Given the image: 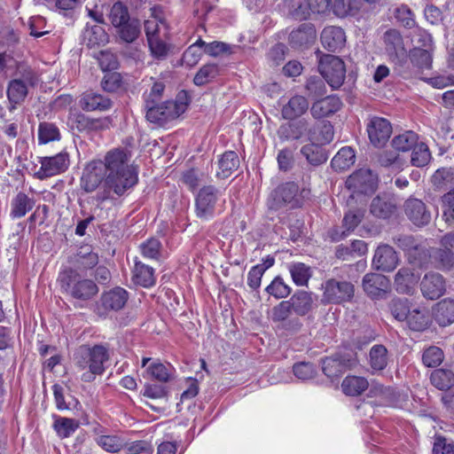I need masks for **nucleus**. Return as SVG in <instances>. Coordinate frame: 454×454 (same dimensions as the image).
Listing matches in <instances>:
<instances>
[{
	"label": "nucleus",
	"instance_id": "obj_4",
	"mask_svg": "<svg viewBox=\"0 0 454 454\" xmlns=\"http://www.w3.org/2000/svg\"><path fill=\"white\" fill-rule=\"evenodd\" d=\"M108 19L121 42L132 43L140 36V20L130 16L128 6L122 2L117 1L112 5Z\"/></svg>",
	"mask_w": 454,
	"mask_h": 454
},
{
	"label": "nucleus",
	"instance_id": "obj_33",
	"mask_svg": "<svg viewBox=\"0 0 454 454\" xmlns=\"http://www.w3.org/2000/svg\"><path fill=\"white\" fill-rule=\"evenodd\" d=\"M418 283V278L413 270L408 267L398 270L394 278L395 289L398 294H411Z\"/></svg>",
	"mask_w": 454,
	"mask_h": 454
},
{
	"label": "nucleus",
	"instance_id": "obj_10",
	"mask_svg": "<svg viewBox=\"0 0 454 454\" xmlns=\"http://www.w3.org/2000/svg\"><path fill=\"white\" fill-rule=\"evenodd\" d=\"M379 177L370 168H359L347 178L346 187L353 193L371 195L378 188Z\"/></svg>",
	"mask_w": 454,
	"mask_h": 454
},
{
	"label": "nucleus",
	"instance_id": "obj_59",
	"mask_svg": "<svg viewBox=\"0 0 454 454\" xmlns=\"http://www.w3.org/2000/svg\"><path fill=\"white\" fill-rule=\"evenodd\" d=\"M389 310L398 321H404L411 311L407 298H395L389 303Z\"/></svg>",
	"mask_w": 454,
	"mask_h": 454
},
{
	"label": "nucleus",
	"instance_id": "obj_1",
	"mask_svg": "<svg viewBox=\"0 0 454 454\" xmlns=\"http://www.w3.org/2000/svg\"><path fill=\"white\" fill-rule=\"evenodd\" d=\"M107 176L94 200L101 204L113 199L112 192L118 197L123 196L138 183L137 168L128 163L127 153L122 149H116L106 155Z\"/></svg>",
	"mask_w": 454,
	"mask_h": 454
},
{
	"label": "nucleus",
	"instance_id": "obj_6",
	"mask_svg": "<svg viewBox=\"0 0 454 454\" xmlns=\"http://www.w3.org/2000/svg\"><path fill=\"white\" fill-rule=\"evenodd\" d=\"M299 186L295 182H286L278 185L270 194L267 206L270 211L290 205L291 208H301L302 200L298 198Z\"/></svg>",
	"mask_w": 454,
	"mask_h": 454
},
{
	"label": "nucleus",
	"instance_id": "obj_30",
	"mask_svg": "<svg viewBox=\"0 0 454 454\" xmlns=\"http://www.w3.org/2000/svg\"><path fill=\"white\" fill-rule=\"evenodd\" d=\"M301 154L314 167L324 165L329 158V151L320 143L309 142L301 147Z\"/></svg>",
	"mask_w": 454,
	"mask_h": 454
},
{
	"label": "nucleus",
	"instance_id": "obj_25",
	"mask_svg": "<svg viewBox=\"0 0 454 454\" xmlns=\"http://www.w3.org/2000/svg\"><path fill=\"white\" fill-rule=\"evenodd\" d=\"M341 99L336 95H330L316 100L310 108V114L315 119L331 116L342 107Z\"/></svg>",
	"mask_w": 454,
	"mask_h": 454
},
{
	"label": "nucleus",
	"instance_id": "obj_18",
	"mask_svg": "<svg viewBox=\"0 0 454 454\" xmlns=\"http://www.w3.org/2000/svg\"><path fill=\"white\" fill-rule=\"evenodd\" d=\"M362 286L364 293L372 300L383 299L390 286L389 279L380 273H367L364 276Z\"/></svg>",
	"mask_w": 454,
	"mask_h": 454
},
{
	"label": "nucleus",
	"instance_id": "obj_63",
	"mask_svg": "<svg viewBox=\"0 0 454 454\" xmlns=\"http://www.w3.org/2000/svg\"><path fill=\"white\" fill-rule=\"evenodd\" d=\"M395 18L405 28L416 26L415 14L407 4H401L394 12Z\"/></svg>",
	"mask_w": 454,
	"mask_h": 454
},
{
	"label": "nucleus",
	"instance_id": "obj_40",
	"mask_svg": "<svg viewBox=\"0 0 454 454\" xmlns=\"http://www.w3.org/2000/svg\"><path fill=\"white\" fill-rule=\"evenodd\" d=\"M220 171L216 173L218 178H227L239 167V159L236 152L227 151L222 154L218 160Z\"/></svg>",
	"mask_w": 454,
	"mask_h": 454
},
{
	"label": "nucleus",
	"instance_id": "obj_19",
	"mask_svg": "<svg viewBox=\"0 0 454 454\" xmlns=\"http://www.w3.org/2000/svg\"><path fill=\"white\" fill-rule=\"evenodd\" d=\"M41 168L35 176L43 180L47 177L64 172L69 165V156L67 153H59L52 157H43L40 160Z\"/></svg>",
	"mask_w": 454,
	"mask_h": 454
},
{
	"label": "nucleus",
	"instance_id": "obj_24",
	"mask_svg": "<svg viewBox=\"0 0 454 454\" xmlns=\"http://www.w3.org/2000/svg\"><path fill=\"white\" fill-rule=\"evenodd\" d=\"M404 212L408 219L416 226L423 227L431 221V213L426 204L415 198H410L405 201Z\"/></svg>",
	"mask_w": 454,
	"mask_h": 454
},
{
	"label": "nucleus",
	"instance_id": "obj_51",
	"mask_svg": "<svg viewBox=\"0 0 454 454\" xmlns=\"http://www.w3.org/2000/svg\"><path fill=\"white\" fill-rule=\"evenodd\" d=\"M53 428L61 438H67L79 427V421L74 419L53 415Z\"/></svg>",
	"mask_w": 454,
	"mask_h": 454
},
{
	"label": "nucleus",
	"instance_id": "obj_56",
	"mask_svg": "<svg viewBox=\"0 0 454 454\" xmlns=\"http://www.w3.org/2000/svg\"><path fill=\"white\" fill-rule=\"evenodd\" d=\"M431 158V153L427 144L418 143L412 149L411 163L412 166L422 168L429 163Z\"/></svg>",
	"mask_w": 454,
	"mask_h": 454
},
{
	"label": "nucleus",
	"instance_id": "obj_61",
	"mask_svg": "<svg viewBox=\"0 0 454 454\" xmlns=\"http://www.w3.org/2000/svg\"><path fill=\"white\" fill-rule=\"evenodd\" d=\"M364 217V210L360 208L350 209L344 215L341 228L350 233L360 224Z\"/></svg>",
	"mask_w": 454,
	"mask_h": 454
},
{
	"label": "nucleus",
	"instance_id": "obj_29",
	"mask_svg": "<svg viewBox=\"0 0 454 454\" xmlns=\"http://www.w3.org/2000/svg\"><path fill=\"white\" fill-rule=\"evenodd\" d=\"M321 43L325 49L329 51H336L342 49L346 43V35L340 27L329 26L321 33Z\"/></svg>",
	"mask_w": 454,
	"mask_h": 454
},
{
	"label": "nucleus",
	"instance_id": "obj_22",
	"mask_svg": "<svg viewBox=\"0 0 454 454\" xmlns=\"http://www.w3.org/2000/svg\"><path fill=\"white\" fill-rule=\"evenodd\" d=\"M367 132L371 143L376 147H381L389 139L392 126L387 119L374 116L367 124Z\"/></svg>",
	"mask_w": 454,
	"mask_h": 454
},
{
	"label": "nucleus",
	"instance_id": "obj_44",
	"mask_svg": "<svg viewBox=\"0 0 454 454\" xmlns=\"http://www.w3.org/2000/svg\"><path fill=\"white\" fill-rule=\"evenodd\" d=\"M10 215L12 218H21L35 206V200L26 193L20 192L12 199Z\"/></svg>",
	"mask_w": 454,
	"mask_h": 454
},
{
	"label": "nucleus",
	"instance_id": "obj_3",
	"mask_svg": "<svg viewBox=\"0 0 454 454\" xmlns=\"http://www.w3.org/2000/svg\"><path fill=\"white\" fill-rule=\"evenodd\" d=\"M58 281L63 294L79 302L92 300L99 291L94 280L83 277L72 268L63 270L59 275Z\"/></svg>",
	"mask_w": 454,
	"mask_h": 454
},
{
	"label": "nucleus",
	"instance_id": "obj_62",
	"mask_svg": "<svg viewBox=\"0 0 454 454\" xmlns=\"http://www.w3.org/2000/svg\"><path fill=\"white\" fill-rule=\"evenodd\" d=\"M444 354L442 348L436 346H430L426 348L422 355V362L425 366L434 368L442 364Z\"/></svg>",
	"mask_w": 454,
	"mask_h": 454
},
{
	"label": "nucleus",
	"instance_id": "obj_49",
	"mask_svg": "<svg viewBox=\"0 0 454 454\" xmlns=\"http://www.w3.org/2000/svg\"><path fill=\"white\" fill-rule=\"evenodd\" d=\"M288 270L294 283L299 286H307L312 276L310 267L303 262L290 263Z\"/></svg>",
	"mask_w": 454,
	"mask_h": 454
},
{
	"label": "nucleus",
	"instance_id": "obj_26",
	"mask_svg": "<svg viewBox=\"0 0 454 454\" xmlns=\"http://www.w3.org/2000/svg\"><path fill=\"white\" fill-rule=\"evenodd\" d=\"M396 203L394 197L387 193H381L372 199L370 205L371 214L380 219L390 218L396 211Z\"/></svg>",
	"mask_w": 454,
	"mask_h": 454
},
{
	"label": "nucleus",
	"instance_id": "obj_43",
	"mask_svg": "<svg viewBox=\"0 0 454 454\" xmlns=\"http://www.w3.org/2000/svg\"><path fill=\"white\" fill-rule=\"evenodd\" d=\"M387 349L382 344L373 345L369 352V364L372 372L383 371L388 363Z\"/></svg>",
	"mask_w": 454,
	"mask_h": 454
},
{
	"label": "nucleus",
	"instance_id": "obj_64",
	"mask_svg": "<svg viewBox=\"0 0 454 454\" xmlns=\"http://www.w3.org/2000/svg\"><path fill=\"white\" fill-rule=\"evenodd\" d=\"M151 55L159 60L167 59L171 45L164 42L160 37H156L147 41Z\"/></svg>",
	"mask_w": 454,
	"mask_h": 454
},
{
	"label": "nucleus",
	"instance_id": "obj_47",
	"mask_svg": "<svg viewBox=\"0 0 454 454\" xmlns=\"http://www.w3.org/2000/svg\"><path fill=\"white\" fill-rule=\"evenodd\" d=\"M406 322L411 330L422 332L428 328L431 319L426 309H414L410 311Z\"/></svg>",
	"mask_w": 454,
	"mask_h": 454
},
{
	"label": "nucleus",
	"instance_id": "obj_21",
	"mask_svg": "<svg viewBox=\"0 0 454 454\" xmlns=\"http://www.w3.org/2000/svg\"><path fill=\"white\" fill-rule=\"evenodd\" d=\"M420 290L425 298L436 300L445 294V278L438 272H427L421 279Z\"/></svg>",
	"mask_w": 454,
	"mask_h": 454
},
{
	"label": "nucleus",
	"instance_id": "obj_13",
	"mask_svg": "<svg viewBox=\"0 0 454 454\" xmlns=\"http://www.w3.org/2000/svg\"><path fill=\"white\" fill-rule=\"evenodd\" d=\"M294 313L291 306L286 301H280L271 309V320L278 324V327L288 333L294 334L303 326L298 317H292Z\"/></svg>",
	"mask_w": 454,
	"mask_h": 454
},
{
	"label": "nucleus",
	"instance_id": "obj_50",
	"mask_svg": "<svg viewBox=\"0 0 454 454\" xmlns=\"http://www.w3.org/2000/svg\"><path fill=\"white\" fill-rule=\"evenodd\" d=\"M431 383L440 390H448L454 386V372L449 369H436L430 376Z\"/></svg>",
	"mask_w": 454,
	"mask_h": 454
},
{
	"label": "nucleus",
	"instance_id": "obj_52",
	"mask_svg": "<svg viewBox=\"0 0 454 454\" xmlns=\"http://www.w3.org/2000/svg\"><path fill=\"white\" fill-rule=\"evenodd\" d=\"M419 136L417 133L408 130L398 136H395L392 140V146L399 152H407L412 150L418 144Z\"/></svg>",
	"mask_w": 454,
	"mask_h": 454
},
{
	"label": "nucleus",
	"instance_id": "obj_8",
	"mask_svg": "<svg viewBox=\"0 0 454 454\" xmlns=\"http://www.w3.org/2000/svg\"><path fill=\"white\" fill-rule=\"evenodd\" d=\"M145 111V119L151 123L163 126L168 121L179 117L184 114V106L172 102H154L148 106H144Z\"/></svg>",
	"mask_w": 454,
	"mask_h": 454
},
{
	"label": "nucleus",
	"instance_id": "obj_23",
	"mask_svg": "<svg viewBox=\"0 0 454 454\" xmlns=\"http://www.w3.org/2000/svg\"><path fill=\"white\" fill-rule=\"evenodd\" d=\"M399 263L396 251L389 245H380L375 250L372 265L377 270L390 272Z\"/></svg>",
	"mask_w": 454,
	"mask_h": 454
},
{
	"label": "nucleus",
	"instance_id": "obj_37",
	"mask_svg": "<svg viewBox=\"0 0 454 454\" xmlns=\"http://www.w3.org/2000/svg\"><path fill=\"white\" fill-rule=\"evenodd\" d=\"M28 93L27 85L21 79L11 80L7 88V98L10 103L9 110L13 111L18 105L25 101Z\"/></svg>",
	"mask_w": 454,
	"mask_h": 454
},
{
	"label": "nucleus",
	"instance_id": "obj_60",
	"mask_svg": "<svg viewBox=\"0 0 454 454\" xmlns=\"http://www.w3.org/2000/svg\"><path fill=\"white\" fill-rule=\"evenodd\" d=\"M431 182L438 189L445 188L454 184V168H441L432 176Z\"/></svg>",
	"mask_w": 454,
	"mask_h": 454
},
{
	"label": "nucleus",
	"instance_id": "obj_53",
	"mask_svg": "<svg viewBox=\"0 0 454 454\" xmlns=\"http://www.w3.org/2000/svg\"><path fill=\"white\" fill-rule=\"evenodd\" d=\"M61 137L60 131L57 125L52 122L43 121L38 126L39 144L44 145L52 141H59Z\"/></svg>",
	"mask_w": 454,
	"mask_h": 454
},
{
	"label": "nucleus",
	"instance_id": "obj_17",
	"mask_svg": "<svg viewBox=\"0 0 454 454\" xmlns=\"http://www.w3.org/2000/svg\"><path fill=\"white\" fill-rule=\"evenodd\" d=\"M310 130V121L305 118H300L288 120L287 122L282 123L277 135L280 141L290 142L299 140L304 136L308 137Z\"/></svg>",
	"mask_w": 454,
	"mask_h": 454
},
{
	"label": "nucleus",
	"instance_id": "obj_11",
	"mask_svg": "<svg viewBox=\"0 0 454 454\" xmlns=\"http://www.w3.org/2000/svg\"><path fill=\"white\" fill-rule=\"evenodd\" d=\"M220 191L215 185H204L195 196V214L202 220L212 219L215 215Z\"/></svg>",
	"mask_w": 454,
	"mask_h": 454
},
{
	"label": "nucleus",
	"instance_id": "obj_55",
	"mask_svg": "<svg viewBox=\"0 0 454 454\" xmlns=\"http://www.w3.org/2000/svg\"><path fill=\"white\" fill-rule=\"evenodd\" d=\"M305 94L311 98H317L325 96L326 86L325 80L320 76H310L307 79L304 85Z\"/></svg>",
	"mask_w": 454,
	"mask_h": 454
},
{
	"label": "nucleus",
	"instance_id": "obj_38",
	"mask_svg": "<svg viewBox=\"0 0 454 454\" xmlns=\"http://www.w3.org/2000/svg\"><path fill=\"white\" fill-rule=\"evenodd\" d=\"M433 317L438 325L445 326L454 322V301L444 299L433 308Z\"/></svg>",
	"mask_w": 454,
	"mask_h": 454
},
{
	"label": "nucleus",
	"instance_id": "obj_42",
	"mask_svg": "<svg viewBox=\"0 0 454 454\" xmlns=\"http://www.w3.org/2000/svg\"><path fill=\"white\" fill-rule=\"evenodd\" d=\"M82 38L89 48L103 45L108 41V35L105 29L98 25L90 26L87 24Z\"/></svg>",
	"mask_w": 454,
	"mask_h": 454
},
{
	"label": "nucleus",
	"instance_id": "obj_36",
	"mask_svg": "<svg viewBox=\"0 0 454 454\" xmlns=\"http://www.w3.org/2000/svg\"><path fill=\"white\" fill-rule=\"evenodd\" d=\"M132 281L135 285L145 288L152 287L156 282L153 268L140 261L135 260V265L132 270Z\"/></svg>",
	"mask_w": 454,
	"mask_h": 454
},
{
	"label": "nucleus",
	"instance_id": "obj_46",
	"mask_svg": "<svg viewBox=\"0 0 454 454\" xmlns=\"http://www.w3.org/2000/svg\"><path fill=\"white\" fill-rule=\"evenodd\" d=\"M363 6L362 0H334L333 10L339 18L356 16Z\"/></svg>",
	"mask_w": 454,
	"mask_h": 454
},
{
	"label": "nucleus",
	"instance_id": "obj_48",
	"mask_svg": "<svg viewBox=\"0 0 454 454\" xmlns=\"http://www.w3.org/2000/svg\"><path fill=\"white\" fill-rule=\"evenodd\" d=\"M220 67L217 64L208 63L202 66L193 78L196 86H204L213 82L220 75Z\"/></svg>",
	"mask_w": 454,
	"mask_h": 454
},
{
	"label": "nucleus",
	"instance_id": "obj_28",
	"mask_svg": "<svg viewBox=\"0 0 454 454\" xmlns=\"http://www.w3.org/2000/svg\"><path fill=\"white\" fill-rule=\"evenodd\" d=\"M72 270H76L81 274L88 270H91L98 263V255L89 247H82L80 250L70 258Z\"/></svg>",
	"mask_w": 454,
	"mask_h": 454
},
{
	"label": "nucleus",
	"instance_id": "obj_32",
	"mask_svg": "<svg viewBox=\"0 0 454 454\" xmlns=\"http://www.w3.org/2000/svg\"><path fill=\"white\" fill-rule=\"evenodd\" d=\"M111 122L110 117L90 118L82 113H78L74 115L75 128L80 132L107 129L110 128Z\"/></svg>",
	"mask_w": 454,
	"mask_h": 454
},
{
	"label": "nucleus",
	"instance_id": "obj_39",
	"mask_svg": "<svg viewBox=\"0 0 454 454\" xmlns=\"http://www.w3.org/2000/svg\"><path fill=\"white\" fill-rule=\"evenodd\" d=\"M369 387V382L364 377L348 375L341 383L342 392L348 396H358Z\"/></svg>",
	"mask_w": 454,
	"mask_h": 454
},
{
	"label": "nucleus",
	"instance_id": "obj_15",
	"mask_svg": "<svg viewBox=\"0 0 454 454\" xmlns=\"http://www.w3.org/2000/svg\"><path fill=\"white\" fill-rule=\"evenodd\" d=\"M385 51L390 60L395 65L403 66L408 59L403 37L399 30L387 29L383 35Z\"/></svg>",
	"mask_w": 454,
	"mask_h": 454
},
{
	"label": "nucleus",
	"instance_id": "obj_35",
	"mask_svg": "<svg viewBox=\"0 0 454 454\" xmlns=\"http://www.w3.org/2000/svg\"><path fill=\"white\" fill-rule=\"evenodd\" d=\"M309 108V102L303 96L295 95L292 97L288 102L283 106L281 110L282 117L285 120L300 119Z\"/></svg>",
	"mask_w": 454,
	"mask_h": 454
},
{
	"label": "nucleus",
	"instance_id": "obj_7",
	"mask_svg": "<svg viewBox=\"0 0 454 454\" xmlns=\"http://www.w3.org/2000/svg\"><path fill=\"white\" fill-rule=\"evenodd\" d=\"M318 71L333 90L339 89L345 81V63L335 55L324 54L318 62Z\"/></svg>",
	"mask_w": 454,
	"mask_h": 454
},
{
	"label": "nucleus",
	"instance_id": "obj_20",
	"mask_svg": "<svg viewBox=\"0 0 454 454\" xmlns=\"http://www.w3.org/2000/svg\"><path fill=\"white\" fill-rule=\"evenodd\" d=\"M317 39L315 25L310 22L301 24L288 36L289 45L295 50H305L310 47Z\"/></svg>",
	"mask_w": 454,
	"mask_h": 454
},
{
	"label": "nucleus",
	"instance_id": "obj_41",
	"mask_svg": "<svg viewBox=\"0 0 454 454\" xmlns=\"http://www.w3.org/2000/svg\"><path fill=\"white\" fill-rule=\"evenodd\" d=\"M434 51L413 47L408 53L411 63L418 70H429L432 68Z\"/></svg>",
	"mask_w": 454,
	"mask_h": 454
},
{
	"label": "nucleus",
	"instance_id": "obj_5",
	"mask_svg": "<svg viewBox=\"0 0 454 454\" xmlns=\"http://www.w3.org/2000/svg\"><path fill=\"white\" fill-rule=\"evenodd\" d=\"M322 304H342L355 296V286L342 278H331L322 284Z\"/></svg>",
	"mask_w": 454,
	"mask_h": 454
},
{
	"label": "nucleus",
	"instance_id": "obj_27",
	"mask_svg": "<svg viewBox=\"0 0 454 454\" xmlns=\"http://www.w3.org/2000/svg\"><path fill=\"white\" fill-rule=\"evenodd\" d=\"M113 105L111 98L93 91L83 92L79 100L80 107L86 112L107 111L113 107Z\"/></svg>",
	"mask_w": 454,
	"mask_h": 454
},
{
	"label": "nucleus",
	"instance_id": "obj_14",
	"mask_svg": "<svg viewBox=\"0 0 454 454\" xmlns=\"http://www.w3.org/2000/svg\"><path fill=\"white\" fill-rule=\"evenodd\" d=\"M107 162L92 160L83 169L81 177V188L86 192L96 191L100 184L103 185L107 176Z\"/></svg>",
	"mask_w": 454,
	"mask_h": 454
},
{
	"label": "nucleus",
	"instance_id": "obj_54",
	"mask_svg": "<svg viewBox=\"0 0 454 454\" xmlns=\"http://www.w3.org/2000/svg\"><path fill=\"white\" fill-rule=\"evenodd\" d=\"M406 256L409 263L419 268H425L431 262V250L420 244H418Z\"/></svg>",
	"mask_w": 454,
	"mask_h": 454
},
{
	"label": "nucleus",
	"instance_id": "obj_45",
	"mask_svg": "<svg viewBox=\"0 0 454 454\" xmlns=\"http://www.w3.org/2000/svg\"><path fill=\"white\" fill-rule=\"evenodd\" d=\"M356 160L355 151L349 147L345 146L339 150L331 160V167L335 171H344L350 168Z\"/></svg>",
	"mask_w": 454,
	"mask_h": 454
},
{
	"label": "nucleus",
	"instance_id": "obj_2",
	"mask_svg": "<svg viewBox=\"0 0 454 454\" xmlns=\"http://www.w3.org/2000/svg\"><path fill=\"white\" fill-rule=\"evenodd\" d=\"M109 349L103 344L93 347L83 344L77 347L73 355V363L80 371H85L81 380L91 382L97 375H102L106 370L105 364L109 360Z\"/></svg>",
	"mask_w": 454,
	"mask_h": 454
},
{
	"label": "nucleus",
	"instance_id": "obj_12",
	"mask_svg": "<svg viewBox=\"0 0 454 454\" xmlns=\"http://www.w3.org/2000/svg\"><path fill=\"white\" fill-rule=\"evenodd\" d=\"M321 363L324 374L330 379H333L354 368L357 361L356 354L340 352L323 358Z\"/></svg>",
	"mask_w": 454,
	"mask_h": 454
},
{
	"label": "nucleus",
	"instance_id": "obj_9",
	"mask_svg": "<svg viewBox=\"0 0 454 454\" xmlns=\"http://www.w3.org/2000/svg\"><path fill=\"white\" fill-rule=\"evenodd\" d=\"M431 264L445 272L454 269V232L442 236L440 247L431 249Z\"/></svg>",
	"mask_w": 454,
	"mask_h": 454
},
{
	"label": "nucleus",
	"instance_id": "obj_57",
	"mask_svg": "<svg viewBox=\"0 0 454 454\" xmlns=\"http://www.w3.org/2000/svg\"><path fill=\"white\" fill-rule=\"evenodd\" d=\"M265 291L270 295L279 300L288 297L292 292V288L284 281L280 276H277L265 288Z\"/></svg>",
	"mask_w": 454,
	"mask_h": 454
},
{
	"label": "nucleus",
	"instance_id": "obj_58",
	"mask_svg": "<svg viewBox=\"0 0 454 454\" xmlns=\"http://www.w3.org/2000/svg\"><path fill=\"white\" fill-rule=\"evenodd\" d=\"M377 162L380 167L390 168L394 171H400L403 165V160L393 151H384L380 153Z\"/></svg>",
	"mask_w": 454,
	"mask_h": 454
},
{
	"label": "nucleus",
	"instance_id": "obj_16",
	"mask_svg": "<svg viewBox=\"0 0 454 454\" xmlns=\"http://www.w3.org/2000/svg\"><path fill=\"white\" fill-rule=\"evenodd\" d=\"M128 299V292L121 287H114L108 292H105L101 294L97 304V313L102 316L108 310H120L125 306Z\"/></svg>",
	"mask_w": 454,
	"mask_h": 454
},
{
	"label": "nucleus",
	"instance_id": "obj_34",
	"mask_svg": "<svg viewBox=\"0 0 454 454\" xmlns=\"http://www.w3.org/2000/svg\"><path fill=\"white\" fill-rule=\"evenodd\" d=\"M310 131L308 134L309 142L320 143L323 146L329 145L334 137V129L332 123L328 121L320 123H310Z\"/></svg>",
	"mask_w": 454,
	"mask_h": 454
},
{
	"label": "nucleus",
	"instance_id": "obj_31",
	"mask_svg": "<svg viewBox=\"0 0 454 454\" xmlns=\"http://www.w3.org/2000/svg\"><path fill=\"white\" fill-rule=\"evenodd\" d=\"M294 311L300 318L309 314L313 309L314 300L312 293L304 290H297L289 300H286Z\"/></svg>",
	"mask_w": 454,
	"mask_h": 454
}]
</instances>
